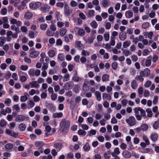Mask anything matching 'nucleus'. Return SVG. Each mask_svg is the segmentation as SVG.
Wrapping results in <instances>:
<instances>
[{
    "instance_id": "nucleus-1",
    "label": "nucleus",
    "mask_w": 159,
    "mask_h": 159,
    "mask_svg": "<svg viewBox=\"0 0 159 159\" xmlns=\"http://www.w3.org/2000/svg\"><path fill=\"white\" fill-rule=\"evenodd\" d=\"M70 124V122L69 120H66L65 119H63L61 120L60 123V126L63 133H66L67 132Z\"/></svg>"
},
{
    "instance_id": "nucleus-2",
    "label": "nucleus",
    "mask_w": 159,
    "mask_h": 159,
    "mask_svg": "<svg viewBox=\"0 0 159 159\" xmlns=\"http://www.w3.org/2000/svg\"><path fill=\"white\" fill-rule=\"evenodd\" d=\"M65 14L67 16L70 15L73 12V10L70 8L67 4H66L64 7Z\"/></svg>"
},
{
    "instance_id": "nucleus-3",
    "label": "nucleus",
    "mask_w": 159,
    "mask_h": 159,
    "mask_svg": "<svg viewBox=\"0 0 159 159\" xmlns=\"http://www.w3.org/2000/svg\"><path fill=\"white\" fill-rule=\"evenodd\" d=\"M41 5V3L40 2H36L35 4L30 3L29 4L30 8L33 10L36 9L38 8Z\"/></svg>"
},
{
    "instance_id": "nucleus-4",
    "label": "nucleus",
    "mask_w": 159,
    "mask_h": 159,
    "mask_svg": "<svg viewBox=\"0 0 159 159\" xmlns=\"http://www.w3.org/2000/svg\"><path fill=\"white\" fill-rule=\"evenodd\" d=\"M126 121L130 126H132L135 124V119L133 116H130L126 120Z\"/></svg>"
},
{
    "instance_id": "nucleus-5",
    "label": "nucleus",
    "mask_w": 159,
    "mask_h": 159,
    "mask_svg": "<svg viewBox=\"0 0 159 159\" xmlns=\"http://www.w3.org/2000/svg\"><path fill=\"white\" fill-rule=\"evenodd\" d=\"M150 71L149 69L146 68L144 71H141L139 73V75H140L142 76L147 77L150 75Z\"/></svg>"
},
{
    "instance_id": "nucleus-6",
    "label": "nucleus",
    "mask_w": 159,
    "mask_h": 159,
    "mask_svg": "<svg viewBox=\"0 0 159 159\" xmlns=\"http://www.w3.org/2000/svg\"><path fill=\"white\" fill-rule=\"evenodd\" d=\"M5 132L7 134L12 136L14 138H16L18 135V134L14 132L13 131L11 130L6 129Z\"/></svg>"
},
{
    "instance_id": "nucleus-7",
    "label": "nucleus",
    "mask_w": 159,
    "mask_h": 159,
    "mask_svg": "<svg viewBox=\"0 0 159 159\" xmlns=\"http://www.w3.org/2000/svg\"><path fill=\"white\" fill-rule=\"evenodd\" d=\"M50 7L47 4H45L41 6L40 8V10L44 12L49 11Z\"/></svg>"
},
{
    "instance_id": "nucleus-8",
    "label": "nucleus",
    "mask_w": 159,
    "mask_h": 159,
    "mask_svg": "<svg viewBox=\"0 0 159 159\" xmlns=\"http://www.w3.org/2000/svg\"><path fill=\"white\" fill-rule=\"evenodd\" d=\"M39 52L38 51L34 50L31 52L30 54V57L32 58H34L37 57L39 55Z\"/></svg>"
},
{
    "instance_id": "nucleus-9",
    "label": "nucleus",
    "mask_w": 159,
    "mask_h": 159,
    "mask_svg": "<svg viewBox=\"0 0 159 159\" xmlns=\"http://www.w3.org/2000/svg\"><path fill=\"white\" fill-rule=\"evenodd\" d=\"M26 117L23 115H19L16 116L15 120L17 122H22L26 119Z\"/></svg>"
},
{
    "instance_id": "nucleus-10",
    "label": "nucleus",
    "mask_w": 159,
    "mask_h": 159,
    "mask_svg": "<svg viewBox=\"0 0 159 159\" xmlns=\"http://www.w3.org/2000/svg\"><path fill=\"white\" fill-rule=\"evenodd\" d=\"M135 110H137V111H139V113L142 116L144 117L145 118L147 117V116H146V115L145 111L143 110V109H141L140 107H138V108H135Z\"/></svg>"
},
{
    "instance_id": "nucleus-11",
    "label": "nucleus",
    "mask_w": 159,
    "mask_h": 159,
    "mask_svg": "<svg viewBox=\"0 0 159 159\" xmlns=\"http://www.w3.org/2000/svg\"><path fill=\"white\" fill-rule=\"evenodd\" d=\"M27 96H29L27 93H25L24 95L21 96L20 98V101L22 102H25L28 99Z\"/></svg>"
},
{
    "instance_id": "nucleus-12",
    "label": "nucleus",
    "mask_w": 159,
    "mask_h": 159,
    "mask_svg": "<svg viewBox=\"0 0 159 159\" xmlns=\"http://www.w3.org/2000/svg\"><path fill=\"white\" fill-rule=\"evenodd\" d=\"M33 16V14L30 12L27 11L25 14L24 18L26 19H30Z\"/></svg>"
},
{
    "instance_id": "nucleus-13",
    "label": "nucleus",
    "mask_w": 159,
    "mask_h": 159,
    "mask_svg": "<svg viewBox=\"0 0 159 159\" xmlns=\"http://www.w3.org/2000/svg\"><path fill=\"white\" fill-rule=\"evenodd\" d=\"M126 33L124 32L120 33L119 35V38L120 39L124 41L126 39Z\"/></svg>"
},
{
    "instance_id": "nucleus-14",
    "label": "nucleus",
    "mask_w": 159,
    "mask_h": 159,
    "mask_svg": "<svg viewBox=\"0 0 159 159\" xmlns=\"http://www.w3.org/2000/svg\"><path fill=\"white\" fill-rule=\"evenodd\" d=\"M102 97L104 99H105L108 100H110L111 99V97L110 95L106 93H103Z\"/></svg>"
},
{
    "instance_id": "nucleus-15",
    "label": "nucleus",
    "mask_w": 159,
    "mask_h": 159,
    "mask_svg": "<svg viewBox=\"0 0 159 159\" xmlns=\"http://www.w3.org/2000/svg\"><path fill=\"white\" fill-rule=\"evenodd\" d=\"M148 58V59H147L145 62V66L147 67L149 66L151 64V59H152V57L151 56H149Z\"/></svg>"
},
{
    "instance_id": "nucleus-16",
    "label": "nucleus",
    "mask_w": 159,
    "mask_h": 159,
    "mask_svg": "<svg viewBox=\"0 0 159 159\" xmlns=\"http://www.w3.org/2000/svg\"><path fill=\"white\" fill-rule=\"evenodd\" d=\"M63 114L62 113H55L52 115V117L54 118H61L63 116Z\"/></svg>"
},
{
    "instance_id": "nucleus-17",
    "label": "nucleus",
    "mask_w": 159,
    "mask_h": 159,
    "mask_svg": "<svg viewBox=\"0 0 159 159\" xmlns=\"http://www.w3.org/2000/svg\"><path fill=\"white\" fill-rule=\"evenodd\" d=\"M123 157L126 158H129L131 157V154L127 151H125L123 152Z\"/></svg>"
},
{
    "instance_id": "nucleus-18",
    "label": "nucleus",
    "mask_w": 159,
    "mask_h": 159,
    "mask_svg": "<svg viewBox=\"0 0 159 159\" xmlns=\"http://www.w3.org/2000/svg\"><path fill=\"white\" fill-rule=\"evenodd\" d=\"M97 100L98 101H100L101 100V94L99 91H96L95 93Z\"/></svg>"
},
{
    "instance_id": "nucleus-19",
    "label": "nucleus",
    "mask_w": 159,
    "mask_h": 159,
    "mask_svg": "<svg viewBox=\"0 0 159 159\" xmlns=\"http://www.w3.org/2000/svg\"><path fill=\"white\" fill-rule=\"evenodd\" d=\"M13 147V145L10 143L6 144L5 146V148L7 151H9L12 149Z\"/></svg>"
},
{
    "instance_id": "nucleus-20",
    "label": "nucleus",
    "mask_w": 159,
    "mask_h": 159,
    "mask_svg": "<svg viewBox=\"0 0 159 159\" xmlns=\"http://www.w3.org/2000/svg\"><path fill=\"white\" fill-rule=\"evenodd\" d=\"M109 75L107 74L103 75L102 77V80L103 82L109 80Z\"/></svg>"
},
{
    "instance_id": "nucleus-21",
    "label": "nucleus",
    "mask_w": 159,
    "mask_h": 159,
    "mask_svg": "<svg viewBox=\"0 0 159 159\" xmlns=\"http://www.w3.org/2000/svg\"><path fill=\"white\" fill-rule=\"evenodd\" d=\"M134 110L136 118L139 120H140L141 119V116L139 115V111H137V110H135V108L134 109Z\"/></svg>"
},
{
    "instance_id": "nucleus-22",
    "label": "nucleus",
    "mask_w": 159,
    "mask_h": 159,
    "mask_svg": "<svg viewBox=\"0 0 159 159\" xmlns=\"http://www.w3.org/2000/svg\"><path fill=\"white\" fill-rule=\"evenodd\" d=\"M158 138V135L156 134H151V138L153 141H156L157 140Z\"/></svg>"
},
{
    "instance_id": "nucleus-23",
    "label": "nucleus",
    "mask_w": 159,
    "mask_h": 159,
    "mask_svg": "<svg viewBox=\"0 0 159 159\" xmlns=\"http://www.w3.org/2000/svg\"><path fill=\"white\" fill-rule=\"evenodd\" d=\"M125 16L128 18H131L133 16V13L130 11H128L125 13Z\"/></svg>"
},
{
    "instance_id": "nucleus-24",
    "label": "nucleus",
    "mask_w": 159,
    "mask_h": 159,
    "mask_svg": "<svg viewBox=\"0 0 159 159\" xmlns=\"http://www.w3.org/2000/svg\"><path fill=\"white\" fill-rule=\"evenodd\" d=\"M131 86L132 89H136L137 87V84L135 80H133L131 83Z\"/></svg>"
},
{
    "instance_id": "nucleus-25",
    "label": "nucleus",
    "mask_w": 159,
    "mask_h": 159,
    "mask_svg": "<svg viewBox=\"0 0 159 159\" xmlns=\"http://www.w3.org/2000/svg\"><path fill=\"white\" fill-rule=\"evenodd\" d=\"M30 84L31 85L32 87L39 88V84L37 83L36 81H32L30 83Z\"/></svg>"
},
{
    "instance_id": "nucleus-26",
    "label": "nucleus",
    "mask_w": 159,
    "mask_h": 159,
    "mask_svg": "<svg viewBox=\"0 0 159 159\" xmlns=\"http://www.w3.org/2000/svg\"><path fill=\"white\" fill-rule=\"evenodd\" d=\"M131 42L129 41H126L123 43V47L124 48H126L129 47L130 44Z\"/></svg>"
},
{
    "instance_id": "nucleus-27",
    "label": "nucleus",
    "mask_w": 159,
    "mask_h": 159,
    "mask_svg": "<svg viewBox=\"0 0 159 159\" xmlns=\"http://www.w3.org/2000/svg\"><path fill=\"white\" fill-rule=\"evenodd\" d=\"M83 148L84 151H88L90 150V147L88 143H86V144L84 145Z\"/></svg>"
},
{
    "instance_id": "nucleus-28",
    "label": "nucleus",
    "mask_w": 159,
    "mask_h": 159,
    "mask_svg": "<svg viewBox=\"0 0 159 159\" xmlns=\"http://www.w3.org/2000/svg\"><path fill=\"white\" fill-rule=\"evenodd\" d=\"M75 45L76 47L79 48L80 49H81L83 48H84L83 45L81 43L80 41H77L75 42Z\"/></svg>"
},
{
    "instance_id": "nucleus-29",
    "label": "nucleus",
    "mask_w": 159,
    "mask_h": 159,
    "mask_svg": "<svg viewBox=\"0 0 159 159\" xmlns=\"http://www.w3.org/2000/svg\"><path fill=\"white\" fill-rule=\"evenodd\" d=\"M55 55V52L53 50H50L48 52V55L51 57H53Z\"/></svg>"
},
{
    "instance_id": "nucleus-30",
    "label": "nucleus",
    "mask_w": 159,
    "mask_h": 159,
    "mask_svg": "<svg viewBox=\"0 0 159 159\" xmlns=\"http://www.w3.org/2000/svg\"><path fill=\"white\" fill-rule=\"evenodd\" d=\"M146 112L147 113V116L151 117L152 116V113L150 109H147L146 110Z\"/></svg>"
},
{
    "instance_id": "nucleus-31",
    "label": "nucleus",
    "mask_w": 159,
    "mask_h": 159,
    "mask_svg": "<svg viewBox=\"0 0 159 159\" xmlns=\"http://www.w3.org/2000/svg\"><path fill=\"white\" fill-rule=\"evenodd\" d=\"M54 146L57 148V149H58L59 151L62 148V145L60 143H56L54 144Z\"/></svg>"
},
{
    "instance_id": "nucleus-32",
    "label": "nucleus",
    "mask_w": 159,
    "mask_h": 159,
    "mask_svg": "<svg viewBox=\"0 0 159 159\" xmlns=\"http://www.w3.org/2000/svg\"><path fill=\"white\" fill-rule=\"evenodd\" d=\"M159 126V118L158 120L155 121L153 125V127L155 129H157Z\"/></svg>"
},
{
    "instance_id": "nucleus-33",
    "label": "nucleus",
    "mask_w": 159,
    "mask_h": 159,
    "mask_svg": "<svg viewBox=\"0 0 159 159\" xmlns=\"http://www.w3.org/2000/svg\"><path fill=\"white\" fill-rule=\"evenodd\" d=\"M81 54L84 56H89L90 54L89 52L86 51L84 49H83L81 52Z\"/></svg>"
},
{
    "instance_id": "nucleus-34",
    "label": "nucleus",
    "mask_w": 159,
    "mask_h": 159,
    "mask_svg": "<svg viewBox=\"0 0 159 159\" xmlns=\"http://www.w3.org/2000/svg\"><path fill=\"white\" fill-rule=\"evenodd\" d=\"M66 29L63 28L61 30L60 34L61 36H63L66 33Z\"/></svg>"
},
{
    "instance_id": "nucleus-35",
    "label": "nucleus",
    "mask_w": 159,
    "mask_h": 159,
    "mask_svg": "<svg viewBox=\"0 0 159 159\" xmlns=\"http://www.w3.org/2000/svg\"><path fill=\"white\" fill-rule=\"evenodd\" d=\"M7 124V122L4 119H2L0 120V126L2 127L5 126Z\"/></svg>"
},
{
    "instance_id": "nucleus-36",
    "label": "nucleus",
    "mask_w": 159,
    "mask_h": 159,
    "mask_svg": "<svg viewBox=\"0 0 159 159\" xmlns=\"http://www.w3.org/2000/svg\"><path fill=\"white\" fill-rule=\"evenodd\" d=\"M142 130L143 131H145L147 130L148 128V125L146 124H143L141 125Z\"/></svg>"
},
{
    "instance_id": "nucleus-37",
    "label": "nucleus",
    "mask_w": 159,
    "mask_h": 159,
    "mask_svg": "<svg viewBox=\"0 0 159 159\" xmlns=\"http://www.w3.org/2000/svg\"><path fill=\"white\" fill-rule=\"evenodd\" d=\"M90 25L93 28H96L98 27V25L95 20L93 21L91 23Z\"/></svg>"
},
{
    "instance_id": "nucleus-38",
    "label": "nucleus",
    "mask_w": 159,
    "mask_h": 159,
    "mask_svg": "<svg viewBox=\"0 0 159 159\" xmlns=\"http://www.w3.org/2000/svg\"><path fill=\"white\" fill-rule=\"evenodd\" d=\"M35 105L34 102L32 100H29L28 102V105L30 108L33 107Z\"/></svg>"
},
{
    "instance_id": "nucleus-39",
    "label": "nucleus",
    "mask_w": 159,
    "mask_h": 159,
    "mask_svg": "<svg viewBox=\"0 0 159 159\" xmlns=\"http://www.w3.org/2000/svg\"><path fill=\"white\" fill-rule=\"evenodd\" d=\"M19 127L20 130L23 131L25 129L26 126L25 124L23 123H21L19 125Z\"/></svg>"
},
{
    "instance_id": "nucleus-40",
    "label": "nucleus",
    "mask_w": 159,
    "mask_h": 159,
    "mask_svg": "<svg viewBox=\"0 0 159 159\" xmlns=\"http://www.w3.org/2000/svg\"><path fill=\"white\" fill-rule=\"evenodd\" d=\"M104 37L105 40L106 41H108L109 39V34L108 32H106L104 34Z\"/></svg>"
},
{
    "instance_id": "nucleus-41",
    "label": "nucleus",
    "mask_w": 159,
    "mask_h": 159,
    "mask_svg": "<svg viewBox=\"0 0 159 159\" xmlns=\"http://www.w3.org/2000/svg\"><path fill=\"white\" fill-rule=\"evenodd\" d=\"M109 3L107 0H103L102 1V5L103 7H105L108 6Z\"/></svg>"
},
{
    "instance_id": "nucleus-42",
    "label": "nucleus",
    "mask_w": 159,
    "mask_h": 159,
    "mask_svg": "<svg viewBox=\"0 0 159 159\" xmlns=\"http://www.w3.org/2000/svg\"><path fill=\"white\" fill-rule=\"evenodd\" d=\"M143 76H142L140 75L137 76L135 78L136 80H139L140 82H142L143 80V78L142 77Z\"/></svg>"
},
{
    "instance_id": "nucleus-43",
    "label": "nucleus",
    "mask_w": 159,
    "mask_h": 159,
    "mask_svg": "<svg viewBox=\"0 0 159 159\" xmlns=\"http://www.w3.org/2000/svg\"><path fill=\"white\" fill-rule=\"evenodd\" d=\"M48 27V25L46 24H42L40 25V28L42 30H45Z\"/></svg>"
},
{
    "instance_id": "nucleus-44",
    "label": "nucleus",
    "mask_w": 159,
    "mask_h": 159,
    "mask_svg": "<svg viewBox=\"0 0 159 159\" xmlns=\"http://www.w3.org/2000/svg\"><path fill=\"white\" fill-rule=\"evenodd\" d=\"M94 11L93 10H91L89 11L88 14V16L91 17L93 16L94 14Z\"/></svg>"
},
{
    "instance_id": "nucleus-45",
    "label": "nucleus",
    "mask_w": 159,
    "mask_h": 159,
    "mask_svg": "<svg viewBox=\"0 0 159 159\" xmlns=\"http://www.w3.org/2000/svg\"><path fill=\"white\" fill-rule=\"evenodd\" d=\"M85 33L83 29H79L78 31V34L80 36L83 35Z\"/></svg>"
},
{
    "instance_id": "nucleus-46",
    "label": "nucleus",
    "mask_w": 159,
    "mask_h": 159,
    "mask_svg": "<svg viewBox=\"0 0 159 159\" xmlns=\"http://www.w3.org/2000/svg\"><path fill=\"white\" fill-rule=\"evenodd\" d=\"M142 28L143 29H146L149 27V23L148 22H145L142 24Z\"/></svg>"
},
{
    "instance_id": "nucleus-47",
    "label": "nucleus",
    "mask_w": 159,
    "mask_h": 159,
    "mask_svg": "<svg viewBox=\"0 0 159 159\" xmlns=\"http://www.w3.org/2000/svg\"><path fill=\"white\" fill-rule=\"evenodd\" d=\"M43 145V143L42 142H36L35 143V145L37 147H38L42 146Z\"/></svg>"
},
{
    "instance_id": "nucleus-48",
    "label": "nucleus",
    "mask_w": 159,
    "mask_h": 159,
    "mask_svg": "<svg viewBox=\"0 0 159 159\" xmlns=\"http://www.w3.org/2000/svg\"><path fill=\"white\" fill-rule=\"evenodd\" d=\"M86 132L81 129L79 130L78 131V134L81 135L85 136L86 134Z\"/></svg>"
},
{
    "instance_id": "nucleus-49",
    "label": "nucleus",
    "mask_w": 159,
    "mask_h": 159,
    "mask_svg": "<svg viewBox=\"0 0 159 159\" xmlns=\"http://www.w3.org/2000/svg\"><path fill=\"white\" fill-rule=\"evenodd\" d=\"M70 77L68 73L65 74V75L64 76V80H63L64 81H67L69 80V78Z\"/></svg>"
},
{
    "instance_id": "nucleus-50",
    "label": "nucleus",
    "mask_w": 159,
    "mask_h": 159,
    "mask_svg": "<svg viewBox=\"0 0 159 159\" xmlns=\"http://www.w3.org/2000/svg\"><path fill=\"white\" fill-rule=\"evenodd\" d=\"M150 51L149 50L147 49H144L143 51V54L144 56H146L149 53Z\"/></svg>"
},
{
    "instance_id": "nucleus-51",
    "label": "nucleus",
    "mask_w": 159,
    "mask_h": 159,
    "mask_svg": "<svg viewBox=\"0 0 159 159\" xmlns=\"http://www.w3.org/2000/svg\"><path fill=\"white\" fill-rule=\"evenodd\" d=\"M152 84V82L149 80L147 81L144 84V86L146 88L149 87Z\"/></svg>"
},
{
    "instance_id": "nucleus-52",
    "label": "nucleus",
    "mask_w": 159,
    "mask_h": 159,
    "mask_svg": "<svg viewBox=\"0 0 159 159\" xmlns=\"http://www.w3.org/2000/svg\"><path fill=\"white\" fill-rule=\"evenodd\" d=\"M143 139L147 145H148L150 144L149 141L146 136H143Z\"/></svg>"
},
{
    "instance_id": "nucleus-53",
    "label": "nucleus",
    "mask_w": 159,
    "mask_h": 159,
    "mask_svg": "<svg viewBox=\"0 0 159 159\" xmlns=\"http://www.w3.org/2000/svg\"><path fill=\"white\" fill-rule=\"evenodd\" d=\"M58 59L59 61H62L64 59V56L63 55L61 54H59L58 55Z\"/></svg>"
},
{
    "instance_id": "nucleus-54",
    "label": "nucleus",
    "mask_w": 159,
    "mask_h": 159,
    "mask_svg": "<svg viewBox=\"0 0 159 159\" xmlns=\"http://www.w3.org/2000/svg\"><path fill=\"white\" fill-rule=\"evenodd\" d=\"M48 67V63H44L42 67V70H46L47 69Z\"/></svg>"
},
{
    "instance_id": "nucleus-55",
    "label": "nucleus",
    "mask_w": 159,
    "mask_h": 159,
    "mask_svg": "<svg viewBox=\"0 0 159 159\" xmlns=\"http://www.w3.org/2000/svg\"><path fill=\"white\" fill-rule=\"evenodd\" d=\"M115 38L114 37H111V41L110 42L111 45L114 46L115 44Z\"/></svg>"
},
{
    "instance_id": "nucleus-56",
    "label": "nucleus",
    "mask_w": 159,
    "mask_h": 159,
    "mask_svg": "<svg viewBox=\"0 0 159 159\" xmlns=\"http://www.w3.org/2000/svg\"><path fill=\"white\" fill-rule=\"evenodd\" d=\"M51 99L53 100H55L57 98V94L55 93H52L51 95Z\"/></svg>"
},
{
    "instance_id": "nucleus-57",
    "label": "nucleus",
    "mask_w": 159,
    "mask_h": 159,
    "mask_svg": "<svg viewBox=\"0 0 159 159\" xmlns=\"http://www.w3.org/2000/svg\"><path fill=\"white\" fill-rule=\"evenodd\" d=\"M7 13V9L6 8H4L1 10V13L2 15H5Z\"/></svg>"
},
{
    "instance_id": "nucleus-58",
    "label": "nucleus",
    "mask_w": 159,
    "mask_h": 159,
    "mask_svg": "<svg viewBox=\"0 0 159 159\" xmlns=\"http://www.w3.org/2000/svg\"><path fill=\"white\" fill-rule=\"evenodd\" d=\"M20 81L22 82L25 81L27 80V78L25 76H21L20 78Z\"/></svg>"
},
{
    "instance_id": "nucleus-59",
    "label": "nucleus",
    "mask_w": 159,
    "mask_h": 159,
    "mask_svg": "<svg viewBox=\"0 0 159 159\" xmlns=\"http://www.w3.org/2000/svg\"><path fill=\"white\" fill-rule=\"evenodd\" d=\"M158 97L157 96H155L154 97L153 100V103L156 104H157L158 100Z\"/></svg>"
},
{
    "instance_id": "nucleus-60",
    "label": "nucleus",
    "mask_w": 159,
    "mask_h": 159,
    "mask_svg": "<svg viewBox=\"0 0 159 159\" xmlns=\"http://www.w3.org/2000/svg\"><path fill=\"white\" fill-rule=\"evenodd\" d=\"M138 92L139 94H142L143 92V88L142 87H139L138 89Z\"/></svg>"
},
{
    "instance_id": "nucleus-61",
    "label": "nucleus",
    "mask_w": 159,
    "mask_h": 159,
    "mask_svg": "<svg viewBox=\"0 0 159 159\" xmlns=\"http://www.w3.org/2000/svg\"><path fill=\"white\" fill-rule=\"evenodd\" d=\"M13 108L17 112L19 111L20 110V108L17 104L14 105L13 107Z\"/></svg>"
},
{
    "instance_id": "nucleus-62",
    "label": "nucleus",
    "mask_w": 159,
    "mask_h": 159,
    "mask_svg": "<svg viewBox=\"0 0 159 159\" xmlns=\"http://www.w3.org/2000/svg\"><path fill=\"white\" fill-rule=\"evenodd\" d=\"M144 96L145 97H148L150 95V93L148 90H145L144 93Z\"/></svg>"
},
{
    "instance_id": "nucleus-63",
    "label": "nucleus",
    "mask_w": 159,
    "mask_h": 159,
    "mask_svg": "<svg viewBox=\"0 0 159 159\" xmlns=\"http://www.w3.org/2000/svg\"><path fill=\"white\" fill-rule=\"evenodd\" d=\"M131 58L132 61H136L138 60V58L137 56L133 55L131 56Z\"/></svg>"
},
{
    "instance_id": "nucleus-64",
    "label": "nucleus",
    "mask_w": 159,
    "mask_h": 159,
    "mask_svg": "<svg viewBox=\"0 0 159 159\" xmlns=\"http://www.w3.org/2000/svg\"><path fill=\"white\" fill-rule=\"evenodd\" d=\"M111 66L114 70H116L117 67V63L116 62H113L111 65Z\"/></svg>"
}]
</instances>
